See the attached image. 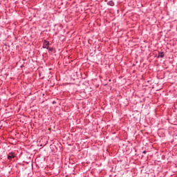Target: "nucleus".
I'll return each instance as SVG.
<instances>
[{
    "label": "nucleus",
    "mask_w": 177,
    "mask_h": 177,
    "mask_svg": "<svg viewBox=\"0 0 177 177\" xmlns=\"http://www.w3.org/2000/svg\"><path fill=\"white\" fill-rule=\"evenodd\" d=\"M49 45H50L49 41L46 40H44V44H43L44 49H49Z\"/></svg>",
    "instance_id": "obj_1"
},
{
    "label": "nucleus",
    "mask_w": 177,
    "mask_h": 177,
    "mask_svg": "<svg viewBox=\"0 0 177 177\" xmlns=\"http://www.w3.org/2000/svg\"><path fill=\"white\" fill-rule=\"evenodd\" d=\"M15 153H10L8 155V160H12V158H15Z\"/></svg>",
    "instance_id": "obj_2"
},
{
    "label": "nucleus",
    "mask_w": 177,
    "mask_h": 177,
    "mask_svg": "<svg viewBox=\"0 0 177 177\" xmlns=\"http://www.w3.org/2000/svg\"><path fill=\"white\" fill-rule=\"evenodd\" d=\"M165 55H164V52H158V57H161V59H162L164 57Z\"/></svg>",
    "instance_id": "obj_3"
},
{
    "label": "nucleus",
    "mask_w": 177,
    "mask_h": 177,
    "mask_svg": "<svg viewBox=\"0 0 177 177\" xmlns=\"http://www.w3.org/2000/svg\"><path fill=\"white\" fill-rule=\"evenodd\" d=\"M109 6H114V2L113 1H110L107 3Z\"/></svg>",
    "instance_id": "obj_4"
},
{
    "label": "nucleus",
    "mask_w": 177,
    "mask_h": 177,
    "mask_svg": "<svg viewBox=\"0 0 177 177\" xmlns=\"http://www.w3.org/2000/svg\"><path fill=\"white\" fill-rule=\"evenodd\" d=\"M50 52H52V50H53V48H47Z\"/></svg>",
    "instance_id": "obj_5"
},
{
    "label": "nucleus",
    "mask_w": 177,
    "mask_h": 177,
    "mask_svg": "<svg viewBox=\"0 0 177 177\" xmlns=\"http://www.w3.org/2000/svg\"><path fill=\"white\" fill-rule=\"evenodd\" d=\"M143 154H146L147 151H143Z\"/></svg>",
    "instance_id": "obj_6"
},
{
    "label": "nucleus",
    "mask_w": 177,
    "mask_h": 177,
    "mask_svg": "<svg viewBox=\"0 0 177 177\" xmlns=\"http://www.w3.org/2000/svg\"><path fill=\"white\" fill-rule=\"evenodd\" d=\"M53 104H55V101H54V102H53Z\"/></svg>",
    "instance_id": "obj_7"
},
{
    "label": "nucleus",
    "mask_w": 177,
    "mask_h": 177,
    "mask_svg": "<svg viewBox=\"0 0 177 177\" xmlns=\"http://www.w3.org/2000/svg\"><path fill=\"white\" fill-rule=\"evenodd\" d=\"M111 82V80H109V82Z\"/></svg>",
    "instance_id": "obj_8"
}]
</instances>
